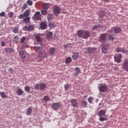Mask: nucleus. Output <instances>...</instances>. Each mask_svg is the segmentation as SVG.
Segmentation results:
<instances>
[{
	"label": "nucleus",
	"instance_id": "nucleus-1",
	"mask_svg": "<svg viewBox=\"0 0 128 128\" xmlns=\"http://www.w3.org/2000/svg\"><path fill=\"white\" fill-rule=\"evenodd\" d=\"M78 38L86 40L90 36V32L85 30H78L77 32Z\"/></svg>",
	"mask_w": 128,
	"mask_h": 128
},
{
	"label": "nucleus",
	"instance_id": "nucleus-2",
	"mask_svg": "<svg viewBox=\"0 0 128 128\" xmlns=\"http://www.w3.org/2000/svg\"><path fill=\"white\" fill-rule=\"evenodd\" d=\"M30 14V10H26L23 14L19 15L18 18L20 20H22L24 18H29Z\"/></svg>",
	"mask_w": 128,
	"mask_h": 128
},
{
	"label": "nucleus",
	"instance_id": "nucleus-3",
	"mask_svg": "<svg viewBox=\"0 0 128 128\" xmlns=\"http://www.w3.org/2000/svg\"><path fill=\"white\" fill-rule=\"evenodd\" d=\"M99 42H102V44L106 42H108V33L102 34L100 36Z\"/></svg>",
	"mask_w": 128,
	"mask_h": 128
},
{
	"label": "nucleus",
	"instance_id": "nucleus-4",
	"mask_svg": "<svg viewBox=\"0 0 128 128\" xmlns=\"http://www.w3.org/2000/svg\"><path fill=\"white\" fill-rule=\"evenodd\" d=\"M46 85L44 84H37L34 86V90H46Z\"/></svg>",
	"mask_w": 128,
	"mask_h": 128
},
{
	"label": "nucleus",
	"instance_id": "nucleus-5",
	"mask_svg": "<svg viewBox=\"0 0 128 128\" xmlns=\"http://www.w3.org/2000/svg\"><path fill=\"white\" fill-rule=\"evenodd\" d=\"M32 18L34 20H42V14L40 12H36L34 16H32Z\"/></svg>",
	"mask_w": 128,
	"mask_h": 128
},
{
	"label": "nucleus",
	"instance_id": "nucleus-6",
	"mask_svg": "<svg viewBox=\"0 0 128 128\" xmlns=\"http://www.w3.org/2000/svg\"><path fill=\"white\" fill-rule=\"evenodd\" d=\"M99 90L100 92H106L108 90L106 84H101L99 88Z\"/></svg>",
	"mask_w": 128,
	"mask_h": 128
},
{
	"label": "nucleus",
	"instance_id": "nucleus-7",
	"mask_svg": "<svg viewBox=\"0 0 128 128\" xmlns=\"http://www.w3.org/2000/svg\"><path fill=\"white\" fill-rule=\"evenodd\" d=\"M24 30L26 32H32V30H34V25H29L28 26H24L23 28Z\"/></svg>",
	"mask_w": 128,
	"mask_h": 128
},
{
	"label": "nucleus",
	"instance_id": "nucleus-8",
	"mask_svg": "<svg viewBox=\"0 0 128 128\" xmlns=\"http://www.w3.org/2000/svg\"><path fill=\"white\" fill-rule=\"evenodd\" d=\"M53 12H54V14L58 16V14H60V8L58 6H54L53 7Z\"/></svg>",
	"mask_w": 128,
	"mask_h": 128
},
{
	"label": "nucleus",
	"instance_id": "nucleus-9",
	"mask_svg": "<svg viewBox=\"0 0 128 128\" xmlns=\"http://www.w3.org/2000/svg\"><path fill=\"white\" fill-rule=\"evenodd\" d=\"M19 54L21 56L22 58H26V56H28V53L24 50H22L19 51Z\"/></svg>",
	"mask_w": 128,
	"mask_h": 128
},
{
	"label": "nucleus",
	"instance_id": "nucleus-10",
	"mask_svg": "<svg viewBox=\"0 0 128 128\" xmlns=\"http://www.w3.org/2000/svg\"><path fill=\"white\" fill-rule=\"evenodd\" d=\"M52 108L53 110H58L60 108V102H54L52 105Z\"/></svg>",
	"mask_w": 128,
	"mask_h": 128
},
{
	"label": "nucleus",
	"instance_id": "nucleus-11",
	"mask_svg": "<svg viewBox=\"0 0 128 128\" xmlns=\"http://www.w3.org/2000/svg\"><path fill=\"white\" fill-rule=\"evenodd\" d=\"M114 60L118 64L120 62V60H122V54H116V56H114Z\"/></svg>",
	"mask_w": 128,
	"mask_h": 128
},
{
	"label": "nucleus",
	"instance_id": "nucleus-12",
	"mask_svg": "<svg viewBox=\"0 0 128 128\" xmlns=\"http://www.w3.org/2000/svg\"><path fill=\"white\" fill-rule=\"evenodd\" d=\"M87 54H94L96 52V48H87Z\"/></svg>",
	"mask_w": 128,
	"mask_h": 128
},
{
	"label": "nucleus",
	"instance_id": "nucleus-13",
	"mask_svg": "<svg viewBox=\"0 0 128 128\" xmlns=\"http://www.w3.org/2000/svg\"><path fill=\"white\" fill-rule=\"evenodd\" d=\"M38 56L40 58H46V52L45 51L41 52L38 54Z\"/></svg>",
	"mask_w": 128,
	"mask_h": 128
},
{
	"label": "nucleus",
	"instance_id": "nucleus-14",
	"mask_svg": "<svg viewBox=\"0 0 128 128\" xmlns=\"http://www.w3.org/2000/svg\"><path fill=\"white\" fill-rule=\"evenodd\" d=\"M116 52H123V54H126L128 52V50H126L123 48L118 47L116 48Z\"/></svg>",
	"mask_w": 128,
	"mask_h": 128
},
{
	"label": "nucleus",
	"instance_id": "nucleus-15",
	"mask_svg": "<svg viewBox=\"0 0 128 128\" xmlns=\"http://www.w3.org/2000/svg\"><path fill=\"white\" fill-rule=\"evenodd\" d=\"M122 68L124 69V70H126L128 72V60L124 62L122 64Z\"/></svg>",
	"mask_w": 128,
	"mask_h": 128
},
{
	"label": "nucleus",
	"instance_id": "nucleus-16",
	"mask_svg": "<svg viewBox=\"0 0 128 128\" xmlns=\"http://www.w3.org/2000/svg\"><path fill=\"white\" fill-rule=\"evenodd\" d=\"M71 104L74 108H78V100L76 99H72L71 100Z\"/></svg>",
	"mask_w": 128,
	"mask_h": 128
},
{
	"label": "nucleus",
	"instance_id": "nucleus-17",
	"mask_svg": "<svg viewBox=\"0 0 128 128\" xmlns=\"http://www.w3.org/2000/svg\"><path fill=\"white\" fill-rule=\"evenodd\" d=\"M98 116H106V110H100L98 114Z\"/></svg>",
	"mask_w": 128,
	"mask_h": 128
},
{
	"label": "nucleus",
	"instance_id": "nucleus-18",
	"mask_svg": "<svg viewBox=\"0 0 128 128\" xmlns=\"http://www.w3.org/2000/svg\"><path fill=\"white\" fill-rule=\"evenodd\" d=\"M78 52H74L72 56V58L73 60H78Z\"/></svg>",
	"mask_w": 128,
	"mask_h": 128
},
{
	"label": "nucleus",
	"instance_id": "nucleus-19",
	"mask_svg": "<svg viewBox=\"0 0 128 128\" xmlns=\"http://www.w3.org/2000/svg\"><path fill=\"white\" fill-rule=\"evenodd\" d=\"M30 17H25V18H24L22 20V22L23 24H28V22H30Z\"/></svg>",
	"mask_w": 128,
	"mask_h": 128
},
{
	"label": "nucleus",
	"instance_id": "nucleus-20",
	"mask_svg": "<svg viewBox=\"0 0 128 128\" xmlns=\"http://www.w3.org/2000/svg\"><path fill=\"white\" fill-rule=\"evenodd\" d=\"M108 47L106 46H102V50L103 54H106V52H108Z\"/></svg>",
	"mask_w": 128,
	"mask_h": 128
},
{
	"label": "nucleus",
	"instance_id": "nucleus-21",
	"mask_svg": "<svg viewBox=\"0 0 128 128\" xmlns=\"http://www.w3.org/2000/svg\"><path fill=\"white\" fill-rule=\"evenodd\" d=\"M75 71L76 72L74 74V76H78V74H80V68L78 67H76L75 68Z\"/></svg>",
	"mask_w": 128,
	"mask_h": 128
},
{
	"label": "nucleus",
	"instance_id": "nucleus-22",
	"mask_svg": "<svg viewBox=\"0 0 128 128\" xmlns=\"http://www.w3.org/2000/svg\"><path fill=\"white\" fill-rule=\"evenodd\" d=\"M49 52L50 56H52V54H54V53L56 52V48H50L49 50Z\"/></svg>",
	"mask_w": 128,
	"mask_h": 128
},
{
	"label": "nucleus",
	"instance_id": "nucleus-23",
	"mask_svg": "<svg viewBox=\"0 0 128 128\" xmlns=\"http://www.w3.org/2000/svg\"><path fill=\"white\" fill-rule=\"evenodd\" d=\"M18 90L16 91V94L18 96H22L24 94V90H22V88H18Z\"/></svg>",
	"mask_w": 128,
	"mask_h": 128
},
{
	"label": "nucleus",
	"instance_id": "nucleus-24",
	"mask_svg": "<svg viewBox=\"0 0 128 128\" xmlns=\"http://www.w3.org/2000/svg\"><path fill=\"white\" fill-rule=\"evenodd\" d=\"M120 32H122V28H120V27H116L114 29V34H120Z\"/></svg>",
	"mask_w": 128,
	"mask_h": 128
},
{
	"label": "nucleus",
	"instance_id": "nucleus-25",
	"mask_svg": "<svg viewBox=\"0 0 128 128\" xmlns=\"http://www.w3.org/2000/svg\"><path fill=\"white\" fill-rule=\"evenodd\" d=\"M41 30H46V22H42L40 24Z\"/></svg>",
	"mask_w": 128,
	"mask_h": 128
},
{
	"label": "nucleus",
	"instance_id": "nucleus-26",
	"mask_svg": "<svg viewBox=\"0 0 128 128\" xmlns=\"http://www.w3.org/2000/svg\"><path fill=\"white\" fill-rule=\"evenodd\" d=\"M43 10H48L50 8V4L48 3L43 4Z\"/></svg>",
	"mask_w": 128,
	"mask_h": 128
},
{
	"label": "nucleus",
	"instance_id": "nucleus-27",
	"mask_svg": "<svg viewBox=\"0 0 128 128\" xmlns=\"http://www.w3.org/2000/svg\"><path fill=\"white\" fill-rule=\"evenodd\" d=\"M44 36L42 34H38L36 36V40L37 42H42V36Z\"/></svg>",
	"mask_w": 128,
	"mask_h": 128
},
{
	"label": "nucleus",
	"instance_id": "nucleus-28",
	"mask_svg": "<svg viewBox=\"0 0 128 128\" xmlns=\"http://www.w3.org/2000/svg\"><path fill=\"white\" fill-rule=\"evenodd\" d=\"M32 107H30L27 109L26 114L27 116H30L32 114Z\"/></svg>",
	"mask_w": 128,
	"mask_h": 128
},
{
	"label": "nucleus",
	"instance_id": "nucleus-29",
	"mask_svg": "<svg viewBox=\"0 0 128 128\" xmlns=\"http://www.w3.org/2000/svg\"><path fill=\"white\" fill-rule=\"evenodd\" d=\"M18 40H20V38L18 36H15L13 38V42L14 44H18Z\"/></svg>",
	"mask_w": 128,
	"mask_h": 128
},
{
	"label": "nucleus",
	"instance_id": "nucleus-30",
	"mask_svg": "<svg viewBox=\"0 0 128 128\" xmlns=\"http://www.w3.org/2000/svg\"><path fill=\"white\" fill-rule=\"evenodd\" d=\"M81 106L84 108H86L88 106V102L84 100H82Z\"/></svg>",
	"mask_w": 128,
	"mask_h": 128
},
{
	"label": "nucleus",
	"instance_id": "nucleus-31",
	"mask_svg": "<svg viewBox=\"0 0 128 128\" xmlns=\"http://www.w3.org/2000/svg\"><path fill=\"white\" fill-rule=\"evenodd\" d=\"M70 62H72V58L70 57H68L66 58L65 60V64H70Z\"/></svg>",
	"mask_w": 128,
	"mask_h": 128
},
{
	"label": "nucleus",
	"instance_id": "nucleus-32",
	"mask_svg": "<svg viewBox=\"0 0 128 128\" xmlns=\"http://www.w3.org/2000/svg\"><path fill=\"white\" fill-rule=\"evenodd\" d=\"M0 96L2 98H8V96H6V92H0Z\"/></svg>",
	"mask_w": 128,
	"mask_h": 128
},
{
	"label": "nucleus",
	"instance_id": "nucleus-33",
	"mask_svg": "<svg viewBox=\"0 0 128 128\" xmlns=\"http://www.w3.org/2000/svg\"><path fill=\"white\" fill-rule=\"evenodd\" d=\"M34 50L36 52H40L41 50H42V47L40 46H34Z\"/></svg>",
	"mask_w": 128,
	"mask_h": 128
},
{
	"label": "nucleus",
	"instance_id": "nucleus-34",
	"mask_svg": "<svg viewBox=\"0 0 128 128\" xmlns=\"http://www.w3.org/2000/svg\"><path fill=\"white\" fill-rule=\"evenodd\" d=\"M41 14L42 16H46V14H48V10L46 9H44L43 10H42Z\"/></svg>",
	"mask_w": 128,
	"mask_h": 128
},
{
	"label": "nucleus",
	"instance_id": "nucleus-35",
	"mask_svg": "<svg viewBox=\"0 0 128 128\" xmlns=\"http://www.w3.org/2000/svg\"><path fill=\"white\" fill-rule=\"evenodd\" d=\"M26 48H28V45L26 44H23L21 46L22 50H24Z\"/></svg>",
	"mask_w": 128,
	"mask_h": 128
},
{
	"label": "nucleus",
	"instance_id": "nucleus-36",
	"mask_svg": "<svg viewBox=\"0 0 128 128\" xmlns=\"http://www.w3.org/2000/svg\"><path fill=\"white\" fill-rule=\"evenodd\" d=\"M47 20H52V14H48L47 16Z\"/></svg>",
	"mask_w": 128,
	"mask_h": 128
},
{
	"label": "nucleus",
	"instance_id": "nucleus-37",
	"mask_svg": "<svg viewBox=\"0 0 128 128\" xmlns=\"http://www.w3.org/2000/svg\"><path fill=\"white\" fill-rule=\"evenodd\" d=\"M52 32H49L47 33L46 36L48 38H50L52 36Z\"/></svg>",
	"mask_w": 128,
	"mask_h": 128
},
{
	"label": "nucleus",
	"instance_id": "nucleus-38",
	"mask_svg": "<svg viewBox=\"0 0 128 128\" xmlns=\"http://www.w3.org/2000/svg\"><path fill=\"white\" fill-rule=\"evenodd\" d=\"M99 120L100 122H104V120H108V118L100 116V118H99Z\"/></svg>",
	"mask_w": 128,
	"mask_h": 128
},
{
	"label": "nucleus",
	"instance_id": "nucleus-39",
	"mask_svg": "<svg viewBox=\"0 0 128 128\" xmlns=\"http://www.w3.org/2000/svg\"><path fill=\"white\" fill-rule=\"evenodd\" d=\"M43 100H44V102H48V100H50V97L48 96H46L44 97Z\"/></svg>",
	"mask_w": 128,
	"mask_h": 128
},
{
	"label": "nucleus",
	"instance_id": "nucleus-40",
	"mask_svg": "<svg viewBox=\"0 0 128 128\" xmlns=\"http://www.w3.org/2000/svg\"><path fill=\"white\" fill-rule=\"evenodd\" d=\"M13 32L18 34V27L14 28H13Z\"/></svg>",
	"mask_w": 128,
	"mask_h": 128
},
{
	"label": "nucleus",
	"instance_id": "nucleus-41",
	"mask_svg": "<svg viewBox=\"0 0 128 128\" xmlns=\"http://www.w3.org/2000/svg\"><path fill=\"white\" fill-rule=\"evenodd\" d=\"M5 50L6 52H13V50L10 48H6Z\"/></svg>",
	"mask_w": 128,
	"mask_h": 128
},
{
	"label": "nucleus",
	"instance_id": "nucleus-42",
	"mask_svg": "<svg viewBox=\"0 0 128 128\" xmlns=\"http://www.w3.org/2000/svg\"><path fill=\"white\" fill-rule=\"evenodd\" d=\"M24 90L25 92H30V88L28 86H25L24 87Z\"/></svg>",
	"mask_w": 128,
	"mask_h": 128
},
{
	"label": "nucleus",
	"instance_id": "nucleus-43",
	"mask_svg": "<svg viewBox=\"0 0 128 128\" xmlns=\"http://www.w3.org/2000/svg\"><path fill=\"white\" fill-rule=\"evenodd\" d=\"M14 12H9L8 14V18H12L14 17Z\"/></svg>",
	"mask_w": 128,
	"mask_h": 128
},
{
	"label": "nucleus",
	"instance_id": "nucleus-44",
	"mask_svg": "<svg viewBox=\"0 0 128 128\" xmlns=\"http://www.w3.org/2000/svg\"><path fill=\"white\" fill-rule=\"evenodd\" d=\"M98 14H99V17L100 18H104V12H100Z\"/></svg>",
	"mask_w": 128,
	"mask_h": 128
},
{
	"label": "nucleus",
	"instance_id": "nucleus-45",
	"mask_svg": "<svg viewBox=\"0 0 128 128\" xmlns=\"http://www.w3.org/2000/svg\"><path fill=\"white\" fill-rule=\"evenodd\" d=\"M49 28H56V24H49Z\"/></svg>",
	"mask_w": 128,
	"mask_h": 128
},
{
	"label": "nucleus",
	"instance_id": "nucleus-46",
	"mask_svg": "<svg viewBox=\"0 0 128 128\" xmlns=\"http://www.w3.org/2000/svg\"><path fill=\"white\" fill-rule=\"evenodd\" d=\"M64 88H65V90H68L70 88V84H67L64 85Z\"/></svg>",
	"mask_w": 128,
	"mask_h": 128
},
{
	"label": "nucleus",
	"instance_id": "nucleus-47",
	"mask_svg": "<svg viewBox=\"0 0 128 128\" xmlns=\"http://www.w3.org/2000/svg\"><path fill=\"white\" fill-rule=\"evenodd\" d=\"M32 4H33V2L32 1L30 0H27V4L28 5V6H32Z\"/></svg>",
	"mask_w": 128,
	"mask_h": 128
},
{
	"label": "nucleus",
	"instance_id": "nucleus-48",
	"mask_svg": "<svg viewBox=\"0 0 128 128\" xmlns=\"http://www.w3.org/2000/svg\"><path fill=\"white\" fill-rule=\"evenodd\" d=\"M108 40H114V36H112V35H110L108 36Z\"/></svg>",
	"mask_w": 128,
	"mask_h": 128
},
{
	"label": "nucleus",
	"instance_id": "nucleus-49",
	"mask_svg": "<svg viewBox=\"0 0 128 128\" xmlns=\"http://www.w3.org/2000/svg\"><path fill=\"white\" fill-rule=\"evenodd\" d=\"M92 100H94V98H92V97H90L88 98V102H90V104H92Z\"/></svg>",
	"mask_w": 128,
	"mask_h": 128
},
{
	"label": "nucleus",
	"instance_id": "nucleus-50",
	"mask_svg": "<svg viewBox=\"0 0 128 128\" xmlns=\"http://www.w3.org/2000/svg\"><path fill=\"white\" fill-rule=\"evenodd\" d=\"M6 16V12H2L0 13V16Z\"/></svg>",
	"mask_w": 128,
	"mask_h": 128
},
{
	"label": "nucleus",
	"instance_id": "nucleus-51",
	"mask_svg": "<svg viewBox=\"0 0 128 128\" xmlns=\"http://www.w3.org/2000/svg\"><path fill=\"white\" fill-rule=\"evenodd\" d=\"M26 37H24V36H23L22 38V39H21V40H20V42H21V44H22V42H24V40H26Z\"/></svg>",
	"mask_w": 128,
	"mask_h": 128
},
{
	"label": "nucleus",
	"instance_id": "nucleus-52",
	"mask_svg": "<svg viewBox=\"0 0 128 128\" xmlns=\"http://www.w3.org/2000/svg\"><path fill=\"white\" fill-rule=\"evenodd\" d=\"M98 25H96L93 27L92 30H98Z\"/></svg>",
	"mask_w": 128,
	"mask_h": 128
},
{
	"label": "nucleus",
	"instance_id": "nucleus-53",
	"mask_svg": "<svg viewBox=\"0 0 128 128\" xmlns=\"http://www.w3.org/2000/svg\"><path fill=\"white\" fill-rule=\"evenodd\" d=\"M26 8H28V4H24L22 6L23 10H26Z\"/></svg>",
	"mask_w": 128,
	"mask_h": 128
},
{
	"label": "nucleus",
	"instance_id": "nucleus-54",
	"mask_svg": "<svg viewBox=\"0 0 128 128\" xmlns=\"http://www.w3.org/2000/svg\"><path fill=\"white\" fill-rule=\"evenodd\" d=\"M69 46H70V44H66V45L64 46V48H68Z\"/></svg>",
	"mask_w": 128,
	"mask_h": 128
},
{
	"label": "nucleus",
	"instance_id": "nucleus-55",
	"mask_svg": "<svg viewBox=\"0 0 128 128\" xmlns=\"http://www.w3.org/2000/svg\"><path fill=\"white\" fill-rule=\"evenodd\" d=\"M8 72L10 74H12V72H14V69H12V68H9Z\"/></svg>",
	"mask_w": 128,
	"mask_h": 128
},
{
	"label": "nucleus",
	"instance_id": "nucleus-56",
	"mask_svg": "<svg viewBox=\"0 0 128 128\" xmlns=\"http://www.w3.org/2000/svg\"><path fill=\"white\" fill-rule=\"evenodd\" d=\"M108 32L110 34H112V32H114V28H112L110 30H109Z\"/></svg>",
	"mask_w": 128,
	"mask_h": 128
},
{
	"label": "nucleus",
	"instance_id": "nucleus-57",
	"mask_svg": "<svg viewBox=\"0 0 128 128\" xmlns=\"http://www.w3.org/2000/svg\"><path fill=\"white\" fill-rule=\"evenodd\" d=\"M98 28H102V26L100 25V24H98Z\"/></svg>",
	"mask_w": 128,
	"mask_h": 128
},
{
	"label": "nucleus",
	"instance_id": "nucleus-58",
	"mask_svg": "<svg viewBox=\"0 0 128 128\" xmlns=\"http://www.w3.org/2000/svg\"><path fill=\"white\" fill-rule=\"evenodd\" d=\"M4 44H5L4 42H2L1 45H2V46H4Z\"/></svg>",
	"mask_w": 128,
	"mask_h": 128
},
{
	"label": "nucleus",
	"instance_id": "nucleus-59",
	"mask_svg": "<svg viewBox=\"0 0 128 128\" xmlns=\"http://www.w3.org/2000/svg\"><path fill=\"white\" fill-rule=\"evenodd\" d=\"M84 98H88V96H84Z\"/></svg>",
	"mask_w": 128,
	"mask_h": 128
},
{
	"label": "nucleus",
	"instance_id": "nucleus-60",
	"mask_svg": "<svg viewBox=\"0 0 128 128\" xmlns=\"http://www.w3.org/2000/svg\"><path fill=\"white\" fill-rule=\"evenodd\" d=\"M110 0H104V2H108Z\"/></svg>",
	"mask_w": 128,
	"mask_h": 128
},
{
	"label": "nucleus",
	"instance_id": "nucleus-61",
	"mask_svg": "<svg viewBox=\"0 0 128 128\" xmlns=\"http://www.w3.org/2000/svg\"><path fill=\"white\" fill-rule=\"evenodd\" d=\"M34 2H36V0H33Z\"/></svg>",
	"mask_w": 128,
	"mask_h": 128
}]
</instances>
